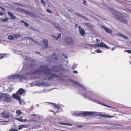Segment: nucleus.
<instances>
[{"mask_svg":"<svg viewBox=\"0 0 131 131\" xmlns=\"http://www.w3.org/2000/svg\"><path fill=\"white\" fill-rule=\"evenodd\" d=\"M50 69L47 66H42L40 68V69L35 70L34 73L35 74H39L42 72L45 75L46 77L43 80H54L56 79L57 80H60L62 78L60 76L51 72Z\"/></svg>","mask_w":131,"mask_h":131,"instance_id":"f257e3e1","label":"nucleus"},{"mask_svg":"<svg viewBox=\"0 0 131 131\" xmlns=\"http://www.w3.org/2000/svg\"><path fill=\"white\" fill-rule=\"evenodd\" d=\"M50 70L52 71L56 72L64 71L65 68L62 65H60L57 66H53Z\"/></svg>","mask_w":131,"mask_h":131,"instance_id":"f03ea898","label":"nucleus"},{"mask_svg":"<svg viewBox=\"0 0 131 131\" xmlns=\"http://www.w3.org/2000/svg\"><path fill=\"white\" fill-rule=\"evenodd\" d=\"M94 114V113L93 112H84L80 113H73V115H74L75 117H82L83 116H85L88 115H93Z\"/></svg>","mask_w":131,"mask_h":131,"instance_id":"7ed1b4c3","label":"nucleus"},{"mask_svg":"<svg viewBox=\"0 0 131 131\" xmlns=\"http://www.w3.org/2000/svg\"><path fill=\"white\" fill-rule=\"evenodd\" d=\"M58 60L56 55L53 54L51 57H48L47 58L46 60L51 63H55Z\"/></svg>","mask_w":131,"mask_h":131,"instance_id":"20e7f679","label":"nucleus"},{"mask_svg":"<svg viewBox=\"0 0 131 131\" xmlns=\"http://www.w3.org/2000/svg\"><path fill=\"white\" fill-rule=\"evenodd\" d=\"M0 116L1 117L5 119L9 118L10 116L9 112L8 111L5 110L1 113Z\"/></svg>","mask_w":131,"mask_h":131,"instance_id":"39448f33","label":"nucleus"},{"mask_svg":"<svg viewBox=\"0 0 131 131\" xmlns=\"http://www.w3.org/2000/svg\"><path fill=\"white\" fill-rule=\"evenodd\" d=\"M3 101L6 103H9L12 100V97L9 94L4 93Z\"/></svg>","mask_w":131,"mask_h":131,"instance_id":"423d86ee","label":"nucleus"},{"mask_svg":"<svg viewBox=\"0 0 131 131\" xmlns=\"http://www.w3.org/2000/svg\"><path fill=\"white\" fill-rule=\"evenodd\" d=\"M89 100L91 101L95 102L99 104H100L106 107H107L109 108H111V107L109 105H107L106 104H104L102 103V102L100 100L96 99H95L92 98H90L89 99Z\"/></svg>","mask_w":131,"mask_h":131,"instance_id":"0eeeda50","label":"nucleus"},{"mask_svg":"<svg viewBox=\"0 0 131 131\" xmlns=\"http://www.w3.org/2000/svg\"><path fill=\"white\" fill-rule=\"evenodd\" d=\"M65 40V41L69 45H72L74 44V42L72 39L69 37L66 38Z\"/></svg>","mask_w":131,"mask_h":131,"instance_id":"6e6552de","label":"nucleus"},{"mask_svg":"<svg viewBox=\"0 0 131 131\" xmlns=\"http://www.w3.org/2000/svg\"><path fill=\"white\" fill-rule=\"evenodd\" d=\"M9 78L11 79H18L23 78V76L19 75H14L9 77Z\"/></svg>","mask_w":131,"mask_h":131,"instance_id":"1a4fd4ad","label":"nucleus"},{"mask_svg":"<svg viewBox=\"0 0 131 131\" xmlns=\"http://www.w3.org/2000/svg\"><path fill=\"white\" fill-rule=\"evenodd\" d=\"M25 92V90L23 88H20L16 93V95H21Z\"/></svg>","mask_w":131,"mask_h":131,"instance_id":"9d476101","label":"nucleus"},{"mask_svg":"<svg viewBox=\"0 0 131 131\" xmlns=\"http://www.w3.org/2000/svg\"><path fill=\"white\" fill-rule=\"evenodd\" d=\"M22 12L24 13L26 15H27L31 16L32 17H34L36 16L33 13L25 9H23Z\"/></svg>","mask_w":131,"mask_h":131,"instance_id":"9b49d317","label":"nucleus"},{"mask_svg":"<svg viewBox=\"0 0 131 131\" xmlns=\"http://www.w3.org/2000/svg\"><path fill=\"white\" fill-rule=\"evenodd\" d=\"M12 96L14 99L18 100L19 101V103L20 105L22 104L21 100L20 97L19 95H16L15 94H13Z\"/></svg>","mask_w":131,"mask_h":131,"instance_id":"f8f14e48","label":"nucleus"},{"mask_svg":"<svg viewBox=\"0 0 131 131\" xmlns=\"http://www.w3.org/2000/svg\"><path fill=\"white\" fill-rule=\"evenodd\" d=\"M99 115L101 117H104L109 118H112L114 117V116L113 115L111 116L104 114H99Z\"/></svg>","mask_w":131,"mask_h":131,"instance_id":"ddd939ff","label":"nucleus"},{"mask_svg":"<svg viewBox=\"0 0 131 131\" xmlns=\"http://www.w3.org/2000/svg\"><path fill=\"white\" fill-rule=\"evenodd\" d=\"M95 46L96 47H103L107 48H108V47L103 42H101L100 43L95 44Z\"/></svg>","mask_w":131,"mask_h":131,"instance_id":"4468645a","label":"nucleus"},{"mask_svg":"<svg viewBox=\"0 0 131 131\" xmlns=\"http://www.w3.org/2000/svg\"><path fill=\"white\" fill-rule=\"evenodd\" d=\"M80 34L83 36L85 34V32L83 29H82L80 26H78Z\"/></svg>","mask_w":131,"mask_h":131,"instance_id":"2eb2a0df","label":"nucleus"},{"mask_svg":"<svg viewBox=\"0 0 131 131\" xmlns=\"http://www.w3.org/2000/svg\"><path fill=\"white\" fill-rule=\"evenodd\" d=\"M14 119L21 122H24L27 121V118H26L24 119L22 117H20L19 118H15Z\"/></svg>","mask_w":131,"mask_h":131,"instance_id":"dca6fc26","label":"nucleus"},{"mask_svg":"<svg viewBox=\"0 0 131 131\" xmlns=\"http://www.w3.org/2000/svg\"><path fill=\"white\" fill-rule=\"evenodd\" d=\"M115 14V18L119 20H120L121 18L120 16L121 15V14L117 11H116Z\"/></svg>","mask_w":131,"mask_h":131,"instance_id":"f3484780","label":"nucleus"},{"mask_svg":"<svg viewBox=\"0 0 131 131\" xmlns=\"http://www.w3.org/2000/svg\"><path fill=\"white\" fill-rule=\"evenodd\" d=\"M102 27L104 28L105 30L107 32L109 33H112V31L111 29L108 28L105 26H102Z\"/></svg>","mask_w":131,"mask_h":131,"instance_id":"a211bd4d","label":"nucleus"},{"mask_svg":"<svg viewBox=\"0 0 131 131\" xmlns=\"http://www.w3.org/2000/svg\"><path fill=\"white\" fill-rule=\"evenodd\" d=\"M49 103L52 105L55 108H57L58 110L60 109V107L59 105L52 103L49 102Z\"/></svg>","mask_w":131,"mask_h":131,"instance_id":"6ab92c4d","label":"nucleus"},{"mask_svg":"<svg viewBox=\"0 0 131 131\" xmlns=\"http://www.w3.org/2000/svg\"><path fill=\"white\" fill-rule=\"evenodd\" d=\"M8 14L9 16L12 19H15L16 18V17L14 15L10 12L8 11Z\"/></svg>","mask_w":131,"mask_h":131,"instance_id":"aec40b11","label":"nucleus"},{"mask_svg":"<svg viewBox=\"0 0 131 131\" xmlns=\"http://www.w3.org/2000/svg\"><path fill=\"white\" fill-rule=\"evenodd\" d=\"M43 44H44L45 47L47 48L48 47V41L45 39H43L42 41Z\"/></svg>","mask_w":131,"mask_h":131,"instance_id":"412c9836","label":"nucleus"},{"mask_svg":"<svg viewBox=\"0 0 131 131\" xmlns=\"http://www.w3.org/2000/svg\"><path fill=\"white\" fill-rule=\"evenodd\" d=\"M7 56V55L6 53H0V59H3V58L6 57Z\"/></svg>","mask_w":131,"mask_h":131,"instance_id":"4be33fe9","label":"nucleus"},{"mask_svg":"<svg viewBox=\"0 0 131 131\" xmlns=\"http://www.w3.org/2000/svg\"><path fill=\"white\" fill-rule=\"evenodd\" d=\"M27 125H20L19 126V128L18 129H18V130H20L24 128H25L26 127V126Z\"/></svg>","mask_w":131,"mask_h":131,"instance_id":"5701e85b","label":"nucleus"},{"mask_svg":"<svg viewBox=\"0 0 131 131\" xmlns=\"http://www.w3.org/2000/svg\"><path fill=\"white\" fill-rule=\"evenodd\" d=\"M16 113L17 115L19 116L22 114V112L20 110H17L16 111Z\"/></svg>","mask_w":131,"mask_h":131,"instance_id":"b1692460","label":"nucleus"},{"mask_svg":"<svg viewBox=\"0 0 131 131\" xmlns=\"http://www.w3.org/2000/svg\"><path fill=\"white\" fill-rule=\"evenodd\" d=\"M14 37L15 38H19L21 37V36L19 34H15L14 35Z\"/></svg>","mask_w":131,"mask_h":131,"instance_id":"393cba45","label":"nucleus"},{"mask_svg":"<svg viewBox=\"0 0 131 131\" xmlns=\"http://www.w3.org/2000/svg\"><path fill=\"white\" fill-rule=\"evenodd\" d=\"M4 93H0V100H2L4 96Z\"/></svg>","mask_w":131,"mask_h":131,"instance_id":"a878e982","label":"nucleus"},{"mask_svg":"<svg viewBox=\"0 0 131 131\" xmlns=\"http://www.w3.org/2000/svg\"><path fill=\"white\" fill-rule=\"evenodd\" d=\"M8 19L9 18H8L6 17L5 18L2 19L1 20V21L3 22H7L8 21Z\"/></svg>","mask_w":131,"mask_h":131,"instance_id":"bb28decb","label":"nucleus"},{"mask_svg":"<svg viewBox=\"0 0 131 131\" xmlns=\"http://www.w3.org/2000/svg\"><path fill=\"white\" fill-rule=\"evenodd\" d=\"M74 83L75 84L77 85H78V86H79L80 87H81L82 88L83 87V86L82 85H81L80 83H79L77 82H74Z\"/></svg>","mask_w":131,"mask_h":131,"instance_id":"cd10ccee","label":"nucleus"},{"mask_svg":"<svg viewBox=\"0 0 131 131\" xmlns=\"http://www.w3.org/2000/svg\"><path fill=\"white\" fill-rule=\"evenodd\" d=\"M60 124L62 125H69V124L68 123H64L62 122H61L60 123Z\"/></svg>","mask_w":131,"mask_h":131,"instance_id":"c85d7f7f","label":"nucleus"},{"mask_svg":"<svg viewBox=\"0 0 131 131\" xmlns=\"http://www.w3.org/2000/svg\"><path fill=\"white\" fill-rule=\"evenodd\" d=\"M32 63H31V66L32 67L36 65V64L35 61V60H33L32 61Z\"/></svg>","mask_w":131,"mask_h":131,"instance_id":"c756f323","label":"nucleus"},{"mask_svg":"<svg viewBox=\"0 0 131 131\" xmlns=\"http://www.w3.org/2000/svg\"><path fill=\"white\" fill-rule=\"evenodd\" d=\"M8 39L9 40H12L14 39V37L12 36H10L8 37Z\"/></svg>","mask_w":131,"mask_h":131,"instance_id":"7c9ffc66","label":"nucleus"},{"mask_svg":"<svg viewBox=\"0 0 131 131\" xmlns=\"http://www.w3.org/2000/svg\"><path fill=\"white\" fill-rule=\"evenodd\" d=\"M76 14L80 17H82L83 18H85V17H83V16H82L79 13H76Z\"/></svg>","mask_w":131,"mask_h":131,"instance_id":"2f4dec72","label":"nucleus"},{"mask_svg":"<svg viewBox=\"0 0 131 131\" xmlns=\"http://www.w3.org/2000/svg\"><path fill=\"white\" fill-rule=\"evenodd\" d=\"M18 129H15L14 128H11L9 129V131H17Z\"/></svg>","mask_w":131,"mask_h":131,"instance_id":"473e14b6","label":"nucleus"},{"mask_svg":"<svg viewBox=\"0 0 131 131\" xmlns=\"http://www.w3.org/2000/svg\"><path fill=\"white\" fill-rule=\"evenodd\" d=\"M61 34H59L58 35V37H55V38L57 39L58 40L59 38H60L61 37Z\"/></svg>","mask_w":131,"mask_h":131,"instance_id":"72a5a7b5","label":"nucleus"},{"mask_svg":"<svg viewBox=\"0 0 131 131\" xmlns=\"http://www.w3.org/2000/svg\"><path fill=\"white\" fill-rule=\"evenodd\" d=\"M122 36L123 38H124L126 40H127L128 39V37H127L123 35H122Z\"/></svg>","mask_w":131,"mask_h":131,"instance_id":"f704fd0d","label":"nucleus"},{"mask_svg":"<svg viewBox=\"0 0 131 131\" xmlns=\"http://www.w3.org/2000/svg\"><path fill=\"white\" fill-rule=\"evenodd\" d=\"M125 51H126L128 53L131 54V50H125Z\"/></svg>","mask_w":131,"mask_h":131,"instance_id":"c9c22d12","label":"nucleus"},{"mask_svg":"<svg viewBox=\"0 0 131 131\" xmlns=\"http://www.w3.org/2000/svg\"><path fill=\"white\" fill-rule=\"evenodd\" d=\"M77 67V66L76 64H74L73 65L72 67V69H75Z\"/></svg>","mask_w":131,"mask_h":131,"instance_id":"e433bc0d","label":"nucleus"},{"mask_svg":"<svg viewBox=\"0 0 131 131\" xmlns=\"http://www.w3.org/2000/svg\"><path fill=\"white\" fill-rule=\"evenodd\" d=\"M24 24L25 26L27 27H28L29 26V24L26 22L24 23Z\"/></svg>","mask_w":131,"mask_h":131,"instance_id":"4c0bfd02","label":"nucleus"},{"mask_svg":"<svg viewBox=\"0 0 131 131\" xmlns=\"http://www.w3.org/2000/svg\"><path fill=\"white\" fill-rule=\"evenodd\" d=\"M96 52L97 53H99L101 52H102V51L100 49H98L96 50Z\"/></svg>","mask_w":131,"mask_h":131,"instance_id":"58836bf2","label":"nucleus"},{"mask_svg":"<svg viewBox=\"0 0 131 131\" xmlns=\"http://www.w3.org/2000/svg\"><path fill=\"white\" fill-rule=\"evenodd\" d=\"M46 10L47 12L49 13H51L52 12L50 10L48 9H47Z\"/></svg>","mask_w":131,"mask_h":131,"instance_id":"ea45409f","label":"nucleus"},{"mask_svg":"<svg viewBox=\"0 0 131 131\" xmlns=\"http://www.w3.org/2000/svg\"><path fill=\"white\" fill-rule=\"evenodd\" d=\"M0 7L4 11H5V9L3 7H2L1 6H0Z\"/></svg>","mask_w":131,"mask_h":131,"instance_id":"a19ab883","label":"nucleus"},{"mask_svg":"<svg viewBox=\"0 0 131 131\" xmlns=\"http://www.w3.org/2000/svg\"><path fill=\"white\" fill-rule=\"evenodd\" d=\"M41 2L43 3L45 5L46 3L43 0H41Z\"/></svg>","mask_w":131,"mask_h":131,"instance_id":"79ce46f5","label":"nucleus"},{"mask_svg":"<svg viewBox=\"0 0 131 131\" xmlns=\"http://www.w3.org/2000/svg\"><path fill=\"white\" fill-rule=\"evenodd\" d=\"M73 72L74 73L77 74L78 73V72L76 71H74Z\"/></svg>","mask_w":131,"mask_h":131,"instance_id":"37998d69","label":"nucleus"},{"mask_svg":"<svg viewBox=\"0 0 131 131\" xmlns=\"http://www.w3.org/2000/svg\"><path fill=\"white\" fill-rule=\"evenodd\" d=\"M3 15H4V13L3 12H0V16Z\"/></svg>","mask_w":131,"mask_h":131,"instance_id":"c03bdc74","label":"nucleus"},{"mask_svg":"<svg viewBox=\"0 0 131 131\" xmlns=\"http://www.w3.org/2000/svg\"><path fill=\"white\" fill-rule=\"evenodd\" d=\"M86 1H85L84 0L83 1V3L85 5H86Z\"/></svg>","mask_w":131,"mask_h":131,"instance_id":"a18cd8bd","label":"nucleus"},{"mask_svg":"<svg viewBox=\"0 0 131 131\" xmlns=\"http://www.w3.org/2000/svg\"><path fill=\"white\" fill-rule=\"evenodd\" d=\"M20 22H22V23H24H24L25 22L24 20H21L20 21Z\"/></svg>","mask_w":131,"mask_h":131,"instance_id":"49530a36","label":"nucleus"},{"mask_svg":"<svg viewBox=\"0 0 131 131\" xmlns=\"http://www.w3.org/2000/svg\"><path fill=\"white\" fill-rule=\"evenodd\" d=\"M88 24H89V23H86L85 24V25L86 26H87L88 25Z\"/></svg>","mask_w":131,"mask_h":131,"instance_id":"de8ad7c7","label":"nucleus"},{"mask_svg":"<svg viewBox=\"0 0 131 131\" xmlns=\"http://www.w3.org/2000/svg\"><path fill=\"white\" fill-rule=\"evenodd\" d=\"M78 25L77 24H76L75 25V27L77 28L78 26Z\"/></svg>","mask_w":131,"mask_h":131,"instance_id":"09e8293b","label":"nucleus"},{"mask_svg":"<svg viewBox=\"0 0 131 131\" xmlns=\"http://www.w3.org/2000/svg\"><path fill=\"white\" fill-rule=\"evenodd\" d=\"M96 40L97 42H98V41H99V42L100 41V40L98 39H96Z\"/></svg>","mask_w":131,"mask_h":131,"instance_id":"8fccbe9b","label":"nucleus"},{"mask_svg":"<svg viewBox=\"0 0 131 131\" xmlns=\"http://www.w3.org/2000/svg\"><path fill=\"white\" fill-rule=\"evenodd\" d=\"M64 58H68V57H67V56L65 55V56Z\"/></svg>","mask_w":131,"mask_h":131,"instance_id":"3c124183","label":"nucleus"},{"mask_svg":"<svg viewBox=\"0 0 131 131\" xmlns=\"http://www.w3.org/2000/svg\"><path fill=\"white\" fill-rule=\"evenodd\" d=\"M99 99L100 100H103V99H100V98H99Z\"/></svg>","mask_w":131,"mask_h":131,"instance_id":"603ef678","label":"nucleus"},{"mask_svg":"<svg viewBox=\"0 0 131 131\" xmlns=\"http://www.w3.org/2000/svg\"><path fill=\"white\" fill-rule=\"evenodd\" d=\"M2 122H9V121H2Z\"/></svg>","mask_w":131,"mask_h":131,"instance_id":"864d4df0","label":"nucleus"},{"mask_svg":"<svg viewBox=\"0 0 131 131\" xmlns=\"http://www.w3.org/2000/svg\"><path fill=\"white\" fill-rule=\"evenodd\" d=\"M121 21L122 22H123L124 21L123 20H121Z\"/></svg>","mask_w":131,"mask_h":131,"instance_id":"5fc2aeb1","label":"nucleus"},{"mask_svg":"<svg viewBox=\"0 0 131 131\" xmlns=\"http://www.w3.org/2000/svg\"><path fill=\"white\" fill-rule=\"evenodd\" d=\"M129 63H130V64H131V62H129Z\"/></svg>","mask_w":131,"mask_h":131,"instance_id":"6e6d98bb","label":"nucleus"},{"mask_svg":"<svg viewBox=\"0 0 131 131\" xmlns=\"http://www.w3.org/2000/svg\"><path fill=\"white\" fill-rule=\"evenodd\" d=\"M130 44H131V42L130 43Z\"/></svg>","mask_w":131,"mask_h":131,"instance_id":"4d7b16f0","label":"nucleus"},{"mask_svg":"<svg viewBox=\"0 0 131 131\" xmlns=\"http://www.w3.org/2000/svg\"><path fill=\"white\" fill-rule=\"evenodd\" d=\"M53 112V113H54V114H55V113H54V112Z\"/></svg>","mask_w":131,"mask_h":131,"instance_id":"13d9d810","label":"nucleus"}]
</instances>
